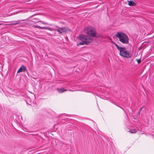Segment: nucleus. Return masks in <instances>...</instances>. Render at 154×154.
I'll return each instance as SVG.
<instances>
[{
	"mask_svg": "<svg viewBox=\"0 0 154 154\" xmlns=\"http://www.w3.org/2000/svg\"><path fill=\"white\" fill-rule=\"evenodd\" d=\"M42 23L43 24H44L45 23H44V22H42Z\"/></svg>",
	"mask_w": 154,
	"mask_h": 154,
	"instance_id": "2eb2a0df",
	"label": "nucleus"
},
{
	"mask_svg": "<svg viewBox=\"0 0 154 154\" xmlns=\"http://www.w3.org/2000/svg\"><path fill=\"white\" fill-rule=\"evenodd\" d=\"M84 31L88 35L93 37H95L96 32L94 28L91 27H88L85 28Z\"/></svg>",
	"mask_w": 154,
	"mask_h": 154,
	"instance_id": "20e7f679",
	"label": "nucleus"
},
{
	"mask_svg": "<svg viewBox=\"0 0 154 154\" xmlns=\"http://www.w3.org/2000/svg\"><path fill=\"white\" fill-rule=\"evenodd\" d=\"M142 107L140 108V111L142 110Z\"/></svg>",
	"mask_w": 154,
	"mask_h": 154,
	"instance_id": "4468645a",
	"label": "nucleus"
},
{
	"mask_svg": "<svg viewBox=\"0 0 154 154\" xmlns=\"http://www.w3.org/2000/svg\"><path fill=\"white\" fill-rule=\"evenodd\" d=\"M34 27L40 29H46L49 30L50 31L55 30V29H54L52 28L49 27H41L37 25H35L34 26Z\"/></svg>",
	"mask_w": 154,
	"mask_h": 154,
	"instance_id": "423d86ee",
	"label": "nucleus"
},
{
	"mask_svg": "<svg viewBox=\"0 0 154 154\" xmlns=\"http://www.w3.org/2000/svg\"><path fill=\"white\" fill-rule=\"evenodd\" d=\"M128 4L130 6H134L135 5V3L133 2V1H128Z\"/></svg>",
	"mask_w": 154,
	"mask_h": 154,
	"instance_id": "1a4fd4ad",
	"label": "nucleus"
},
{
	"mask_svg": "<svg viewBox=\"0 0 154 154\" xmlns=\"http://www.w3.org/2000/svg\"><path fill=\"white\" fill-rule=\"evenodd\" d=\"M116 37L119 39L120 42L123 43L127 44L129 42L128 36L123 33L118 32L116 34Z\"/></svg>",
	"mask_w": 154,
	"mask_h": 154,
	"instance_id": "7ed1b4c3",
	"label": "nucleus"
},
{
	"mask_svg": "<svg viewBox=\"0 0 154 154\" xmlns=\"http://www.w3.org/2000/svg\"><path fill=\"white\" fill-rule=\"evenodd\" d=\"M79 38L82 42L77 44L78 46L84 45H88L89 43L93 42V40L92 38L89 36L83 35H79Z\"/></svg>",
	"mask_w": 154,
	"mask_h": 154,
	"instance_id": "f03ea898",
	"label": "nucleus"
},
{
	"mask_svg": "<svg viewBox=\"0 0 154 154\" xmlns=\"http://www.w3.org/2000/svg\"><path fill=\"white\" fill-rule=\"evenodd\" d=\"M69 29L66 27L59 28L57 29H55V31H57L59 34L69 31Z\"/></svg>",
	"mask_w": 154,
	"mask_h": 154,
	"instance_id": "39448f33",
	"label": "nucleus"
},
{
	"mask_svg": "<svg viewBox=\"0 0 154 154\" xmlns=\"http://www.w3.org/2000/svg\"><path fill=\"white\" fill-rule=\"evenodd\" d=\"M129 131L130 133H133L136 132V131L134 129H131Z\"/></svg>",
	"mask_w": 154,
	"mask_h": 154,
	"instance_id": "9b49d317",
	"label": "nucleus"
},
{
	"mask_svg": "<svg viewBox=\"0 0 154 154\" xmlns=\"http://www.w3.org/2000/svg\"><path fill=\"white\" fill-rule=\"evenodd\" d=\"M136 60L138 63H139L140 62V59H137Z\"/></svg>",
	"mask_w": 154,
	"mask_h": 154,
	"instance_id": "f8f14e48",
	"label": "nucleus"
},
{
	"mask_svg": "<svg viewBox=\"0 0 154 154\" xmlns=\"http://www.w3.org/2000/svg\"><path fill=\"white\" fill-rule=\"evenodd\" d=\"M57 91L59 93H62L65 91H67L66 89H64L63 88H57Z\"/></svg>",
	"mask_w": 154,
	"mask_h": 154,
	"instance_id": "6e6552de",
	"label": "nucleus"
},
{
	"mask_svg": "<svg viewBox=\"0 0 154 154\" xmlns=\"http://www.w3.org/2000/svg\"><path fill=\"white\" fill-rule=\"evenodd\" d=\"M115 44L117 49L119 51V54L121 56L127 58H130L132 57V54L128 51L125 48L119 47L117 44Z\"/></svg>",
	"mask_w": 154,
	"mask_h": 154,
	"instance_id": "f257e3e1",
	"label": "nucleus"
},
{
	"mask_svg": "<svg viewBox=\"0 0 154 154\" xmlns=\"http://www.w3.org/2000/svg\"><path fill=\"white\" fill-rule=\"evenodd\" d=\"M26 70V68L23 66H22L18 70L17 73L20 72H24Z\"/></svg>",
	"mask_w": 154,
	"mask_h": 154,
	"instance_id": "0eeeda50",
	"label": "nucleus"
},
{
	"mask_svg": "<svg viewBox=\"0 0 154 154\" xmlns=\"http://www.w3.org/2000/svg\"><path fill=\"white\" fill-rule=\"evenodd\" d=\"M20 21L18 20L14 22V23H11L10 24H9V25H16L20 23Z\"/></svg>",
	"mask_w": 154,
	"mask_h": 154,
	"instance_id": "9d476101",
	"label": "nucleus"
},
{
	"mask_svg": "<svg viewBox=\"0 0 154 154\" xmlns=\"http://www.w3.org/2000/svg\"><path fill=\"white\" fill-rule=\"evenodd\" d=\"M96 37H101V35H97V36L96 35Z\"/></svg>",
	"mask_w": 154,
	"mask_h": 154,
	"instance_id": "ddd939ff",
	"label": "nucleus"
}]
</instances>
